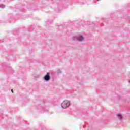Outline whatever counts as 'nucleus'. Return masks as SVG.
<instances>
[{
	"mask_svg": "<svg viewBox=\"0 0 130 130\" xmlns=\"http://www.w3.org/2000/svg\"><path fill=\"white\" fill-rule=\"evenodd\" d=\"M61 106L62 108H67V107L70 106V102L68 101H64L61 104Z\"/></svg>",
	"mask_w": 130,
	"mask_h": 130,
	"instance_id": "obj_1",
	"label": "nucleus"
},
{
	"mask_svg": "<svg viewBox=\"0 0 130 130\" xmlns=\"http://www.w3.org/2000/svg\"><path fill=\"white\" fill-rule=\"evenodd\" d=\"M50 79V76H49V73H47L44 77V80L45 81H49Z\"/></svg>",
	"mask_w": 130,
	"mask_h": 130,
	"instance_id": "obj_2",
	"label": "nucleus"
},
{
	"mask_svg": "<svg viewBox=\"0 0 130 130\" xmlns=\"http://www.w3.org/2000/svg\"><path fill=\"white\" fill-rule=\"evenodd\" d=\"M78 39L79 41H82V40L84 39V38L83 37V36H80L78 38Z\"/></svg>",
	"mask_w": 130,
	"mask_h": 130,
	"instance_id": "obj_3",
	"label": "nucleus"
},
{
	"mask_svg": "<svg viewBox=\"0 0 130 130\" xmlns=\"http://www.w3.org/2000/svg\"><path fill=\"white\" fill-rule=\"evenodd\" d=\"M117 116H118L119 119H120V120H121V119L122 118V116H121V115L120 114H117Z\"/></svg>",
	"mask_w": 130,
	"mask_h": 130,
	"instance_id": "obj_4",
	"label": "nucleus"
},
{
	"mask_svg": "<svg viewBox=\"0 0 130 130\" xmlns=\"http://www.w3.org/2000/svg\"><path fill=\"white\" fill-rule=\"evenodd\" d=\"M11 92H12V93H14V90H13V89H12V90H11Z\"/></svg>",
	"mask_w": 130,
	"mask_h": 130,
	"instance_id": "obj_5",
	"label": "nucleus"
}]
</instances>
